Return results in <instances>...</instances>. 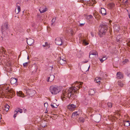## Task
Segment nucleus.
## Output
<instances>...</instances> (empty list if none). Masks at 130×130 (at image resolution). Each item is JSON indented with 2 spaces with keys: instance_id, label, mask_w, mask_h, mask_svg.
<instances>
[{
  "instance_id": "b1692460",
  "label": "nucleus",
  "mask_w": 130,
  "mask_h": 130,
  "mask_svg": "<svg viewBox=\"0 0 130 130\" xmlns=\"http://www.w3.org/2000/svg\"><path fill=\"white\" fill-rule=\"evenodd\" d=\"M83 52L80 50L77 53V56L79 57H80L83 56Z\"/></svg>"
},
{
  "instance_id": "f257e3e1",
  "label": "nucleus",
  "mask_w": 130,
  "mask_h": 130,
  "mask_svg": "<svg viewBox=\"0 0 130 130\" xmlns=\"http://www.w3.org/2000/svg\"><path fill=\"white\" fill-rule=\"evenodd\" d=\"M74 86L72 87L68 90H64L62 91L61 98L62 100L64 101L68 98L70 99H74L75 96L77 93V91L82 87L83 83L76 82Z\"/></svg>"
},
{
  "instance_id": "dca6fc26",
  "label": "nucleus",
  "mask_w": 130,
  "mask_h": 130,
  "mask_svg": "<svg viewBox=\"0 0 130 130\" xmlns=\"http://www.w3.org/2000/svg\"><path fill=\"white\" fill-rule=\"evenodd\" d=\"M18 79L14 78H12L10 80V82L11 84H15L17 82Z\"/></svg>"
},
{
  "instance_id": "f8f14e48",
  "label": "nucleus",
  "mask_w": 130,
  "mask_h": 130,
  "mask_svg": "<svg viewBox=\"0 0 130 130\" xmlns=\"http://www.w3.org/2000/svg\"><path fill=\"white\" fill-rule=\"evenodd\" d=\"M27 44L30 45H32L34 43V40L31 38H29L27 40Z\"/></svg>"
},
{
  "instance_id": "6ab92c4d",
  "label": "nucleus",
  "mask_w": 130,
  "mask_h": 130,
  "mask_svg": "<svg viewBox=\"0 0 130 130\" xmlns=\"http://www.w3.org/2000/svg\"><path fill=\"white\" fill-rule=\"evenodd\" d=\"M54 76L53 75H51L48 78L47 81L48 82H51L54 79Z\"/></svg>"
},
{
  "instance_id": "c85d7f7f",
  "label": "nucleus",
  "mask_w": 130,
  "mask_h": 130,
  "mask_svg": "<svg viewBox=\"0 0 130 130\" xmlns=\"http://www.w3.org/2000/svg\"><path fill=\"white\" fill-rule=\"evenodd\" d=\"M108 5L110 9H112L114 7L115 5L113 3H112L109 4Z\"/></svg>"
},
{
  "instance_id": "a19ab883",
  "label": "nucleus",
  "mask_w": 130,
  "mask_h": 130,
  "mask_svg": "<svg viewBox=\"0 0 130 130\" xmlns=\"http://www.w3.org/2000/svg\"><path fill=\"white\" fill-rule=\"evenodd\" d=\"M85 24V23H80L79 25V26L80 27H82Z\"/></svg>"
},
{
  "instance_id": "1a4fd4ad",
  "label": "nucleus",
  "mask_w": 130,
  "mask_h": 130,
  "mask_svg": "<svg viewBox=\"0 0 130 130\" xmlns=\"http://www.w3.org/2000/svg\"><path fill=\"white\" fill-rule=\"evenodd\" d=\"M55 43L57 45H61L62 44V42L61 38L58 37L55 39Z\"/></svg>"
},
{
  "instance_id": "79ce46f5",
  "label": "nucleus",
  "mask_w": 130,
  "mask_h": 130,
  "mask_svg": "<svg viewBox=\"0 0 130 130\" xmlns=\"http://www.w3.org/2000/svg\"><path fill=\"white\" fill-rule=\"evenodd\" d=\"M41 125L42 127H45L46 125H44L43 124V123L42 122V124H41Z\"/></svg>"
},
{
  "instance_id": "5fc2aeb1",
  "label": "nucleus",
  "mask_w": 130,
  "mask_h": 130,
  "mask_svg": "<svg viewBox=\"0 0 130 130\" xmlns=\"http://www.w3.org/2000/svg\"><path fill=\"white\" fill-rule=\"evenodd\" d=\"M42 46L43 47H45L46 46V45H45V44L43 45Z\"/></svg>"
},
{
  "instance_id": "393cba45",
  "label": "nucleus",
  "mask_w": 130,
  "mask_h": 130,
  "mask_svg": "<svg viewBox=\"0 0 130 130\" xmlns=\"http://www.w3.org/2000/svg\"><path fill=\"white\" fill-rule=\"evenodd\" d=\"M102 78H95V81L96 83H98L99 84H100V80H101Z\"/></svg>"
},
{
  "instance_id": "7c9ffc66",
  "label": "nucleus",
  "mask_w": 130,
  "mask_h": 130,
  "mask_svg": "<svg viewBox=\"0 0 130 130\" xmlns=\"http://www.w3.org/2000/svg\"><path fill=\"white\" fill-rule=\"evenodd\" d=\"M51 105L53 108H57V106L56 104L54 103H52Z\"/></svg>"
},
{
  "instance_id": "49530a36",
  "label": "nucleus",
  "mask_w": 130,
  "mask_h": 130,
  "mask_svg": "<svg viewBox=\"0 0 130 130\" xmlns=\"http://www.w3.org/2000/svg\"><path fill=\"white\" fill-rule=\"evenodd\" d=\"M127 44L128 46L130 47V41L128 42L127 43Z\"/></svg>"
},
{
  "instance_id": "39448f33",
  "label": "nucleus",
  "mask_w": 130,
  "mask_h": 130,
  "mask_svg": "<svg viewBox=\"0 0 130 130\" xmlns=\"http://www.w3.org/2000/svg\"><path fill=\"white\" fill-rule=\"evenodd\" d=\"M50 90L53 94H56L61 91L60 88L57 86H52L50 87Z\"/></svg>"
},
{
  "instance_id": "473e14b6",
  "label": "nucleus",
  "mask_w": 130,
  "mask_h": 130,
  "mask_svg": "<svg viewBox=\"0 0 130 130\" xmlns=\"http://www.w3.org/2000/svg\"><path fill=\"white\" fill-rule=\"evenodd\" d=\"M118 83L119 85L120 86L122 87L123 85V83L121 81H119L118 82Z\"/></svg>"
},
{
  "instance_id": "ea45409f",
  "label": "nucleus",
  "mask_w": 130,
  "mask_h": 130,
  "mask_svg": "<svg viewBox=\"0 0 130 130\" xmlns=\"http://www.w3.org/2000/svg\"><path fill=\"white\" fill-rule=\"evenodd\" d=\"M44 107H45L47 108V107L48 106V104L47 103L45 102V103H44Z\"/></svg>"
},
{
  "instance_id": "412c9836",
  "label": "nucleus",
  "mask_w": 130,
  "mask_h": 130,
  "mask_svg": "<svg viewBox=\"0 0 130 130\" xmlns=\"http://www.w3.org/2000/svg\"><path fill=\"white\" fill-rule=\"evenodd\" d=\"M17 95L19 96L22 97H24V94L21 91H20L19 92H17Z\"/></svg>"
},
{
  "instance_id": "864d4df0",
  "label": "nucleus",
  "mask_w": 130,
  "mask_h": 130,
  "mask_svg": "<svg viewBox=\"0 0 130 130\" xmlns=\"http://www.w3.org/2000/svg\"><path fill=\"white\" fill-rule=\"evenodd\" d=\"M116 39H117V42H118L120 40L119 39H118V38H117Z\"/></svg>"
},
{
  "instance_id": "c03bdc74",
  "label": "nucleus",
  "mask_w": 130,
  "mask_h": 130,
  "mask_svg": "<svg viewBox=\"0 0 130 130\" xmlns=\"http://www.w3.org/2000/svg\"><path fill=\"white\" fill-rule=\"evenodd\" d=\"M87 17L89 19L93 17L92 15H88Z\"/></svg>"
},
{
  "instance_id": "20e7f679",
  "label": "nucleus",
  "mask_w": 130,
  "mask_h": 130,
  "mask_svg": "<svg viewBox=\"0 0 130 130\" xmlns=\"http://www.w3.org/2000/svg\"><path fill=\"white\" fill-rule=\"evenodd\" d=\"M99 29V35L100 37H102L105 35L108 29V27L105 23H103L100 25Z\"/></svg>"
},
{
  "instance_id": "7ed1b4c3",
  "label": "nucleus",
  "mask_w": 130,
  "mask_h": 130,
  "mask_svg": "<svg viewBox=\"0 0 130 130\" xmlns=\"http://www.w3.org/2000/svg\"><path fill=\"white\" fill-rule=\"evenodd\" d=\"M15 91L12 89H9V85L7 84L2 85L0 88V96L3 98L4 97H6L7 96L8 98H11L15 95Z\"/></svg>"
},
{
  "instance_id": "8fccbe9b",
  "label": "nucleus",
  "mask_w": 130,
  "mask_h": 130,
  "mask_svg": "<svg viewBox=\"0 0 130 130\" xmlns=\"http://www.w3.org/2000/svg\"><path fill=\"white\" fill-rule=\"evenodd\" d=\"M17 116V115H15V114H14V115H13V117L14 118H15Z\"/></svg>"
},
{
  "instance_id": "2eb2a0df",
  "label": "nucleus",
  "mask_w": 130,
  "mask_h": 130,
  "mask_svg": "<svg viewBox=\"0 0 130 130\" xmlns=\"http://www.w3.org/2000/svg\"><path fill=\"white\" fill-rule=\"evenodd\" d=\"M123 123L124 126H128L130 125V121L128 120H124Z\"/></svg>"
},
{
  "instance_id": "3c124183",
  "label": "nucleus",
  "mask_w": 130,
  "mask_h": 130,
  "mask_svg": "<svg viewBox=\"0 0 130 130\" xmlns=\"http://www.w3.org/2000/svg\"><path fill=\"white\" fill-rule=\"evenodd\" d=\"M126 28L124 27V31H126Z\"/></svg>"
},
{
  "instance_id": "5701e85b",
  "label": "nucleus",
  "mask_w": 130,
  "mask_h": 130,
  "mask_svg": "<svg viewBox=\"0 0 130 130\" xmlns=\"http://www.w3.org/2000/svg\"><path fill=\"white\" fill-rule=\"evenodd\" d=\"M120 26L119 25H115L114 27L115 30L116 32H118L120 30Z\"/></svg>"
},
{
  "instance_id": "a878e982",
  "label": "nucleus",
  "mask_w": 130,
  "mask_h": 130,
  "mask_svg": "<svg viewBox=\"0 0 130 130\" xmlns=\"http://www.w3.org/2000/svg\"><path fill=\"white\" fill-rule=\"evenodd\" d=\"M107 58L106 56L103 57L102 58H99L100 61L101 63L103 62L104 60H105L107 59Z\"/></svg>"
},
{
  "instance_id": "2f4dec72",
  "label": "nucleus",
  "mask_w": 130,
  "mask_h": 130,
  "mask_svg": "<svg viewBox=\"0 0 130 130\" xmlns=\"http://www.w3.org/2000/svg\"><path fill=\"white\" fill-rule=\"evenodd\" d=\"M15 110L18 112H19L20 113H22L23 112L22 109L20 108H19L17 109H16Z\"/></svg>"
},
{
  "instance_id": "e433bc0d",
  "label": "nucleus",
  "mask_w": 130,
  "mask_h": 130,
  "mask_svg": "<svg viewBox=\"0 0 130 130\" xmlns=\"http://www.w3.org/2000/svg\"><path fill=\"white\" fill-rule=\"evenodd\" d=\"M89 1V2H88V3H89L90 4V3H91V1H92V3H91V4H95V0H93V1H92V0H88ZM85 1H88V0H85Z\"/></svg>"
},
{
  "instance_id": "9d476101",
  "label": "nucleus",
  "mask_w": 130,
  "mask_h": 130,
  "mask_svg": "<svg viewBox=\"0 0 130 130\" xmlns=\"http://www.w3.org/2000/svg\"><path fill=\"white\" fill-rule=\"evenodd\" d=\"M80 113V112L79 111L73 112L72 114V117L76 118L78 117Z\"/></svg>"
},
{
  "instance_id": "c756f323",
  "label": "nucleus",
  "mask_w": 130,
  "mask_h": 130,
  "mask_svg": "<svg viewBox=\"0 0 130 130\" xmlns=\"http://www.w3.org/2000/svg\"><path fill=\"white\" fill-rule=\"evenodd\" d=\"M5 107L4 110H5L6 111H8L10 107L8 105H5Z\"/></svg>"
},
{
  "instance_id": "bb28decb",
  "label": "nucleus",
  "mask_w": 130,
  "mask_h": 130,
  "mask_svg": "<svg viewBox=\"0 0 130 130\" xmlns=\"http://www.w3.org/2000/svg\"><path fill=\"white\" fill-rule=\"evenodd\" d=\"M89 93L91 95H93L94 94L95 92L93 89H90L89 90Z\"/></svg>"
},
{
  "instance_id": "72a5a7b5",
  "label": "nucleus",
  "mask_w": 130,
  "mask_h": 130,
  "mask_svg": "<svg viewBox=\"0 0 130 130\" xmlns=\"http://www.w3.org/2000/svg\"><path fill=\"white\" fill-rule=\"evenodd\" d=\"M129 0H124L123 1V2L125 5H128L129 4Z\"/></svg>"
},
{
  "instance_id": "f03ea898",
  "label": "nucleus",
  "mask_w": 130,
  "mask_h": 130,
  "mask_svg": "<svg viewBox=\"0 0 130 130\" xmlns=\"http://www.w3.org/2000/svg\"><path fill=\"white\" fill-rule=\"evenodd\" d=\"M74 86L72 87L68 90H64L62 91L61 98L62 100L64 101L68 98L70 99H74L75 96L77 93V91L82 87L83 83L76 82Z\"/></svg>"
},
{
  "instance_id": "a211bd4d",
  "label": "nucleus",
  "mask_w": 130,
  "mask_h": 130,
  "mask_svg": "<svg viewBox=\"0 0 130 130\" xmlns=\"http://www.w3.org/2000/svg\"><path fill=\"white\" fill-rule=\"evenodd\" d=\"M101 13L102 15L104 16L106 14V11L104 8H101Z\"/></svg>"
},
{
  "instance_id": "de8ad7c7",
  "label": "nucleus",
  "mask_w": 130,
  "mask_h": 130,
  "mask_svg": "<svg viewBox=\"0 0 130 130\" xmlns=\"http://www.w3.org/2000/svg\"><path fill=\"white\" fill-rule=\"evenodd\" d=\"M128 60L127 59H125L124 60V62H128Z\"/></svg>"
},
{
  "instance_id": "603ef678",
  "label": "nucleus",
  "mask_w": 130,
  "mask_h": 130,
  "mask_svg": "<svg viewBox=\"0 0 130 130\" xmlns=\"http://www.w3.org/2000/svg\"><path fill=\"white\" fill-rule=\"evenodd\" d=\"M71 34L72 35L73 34V31H71Z\"/></svg>"
},
{
  "instance_id": "ddd939ff",
  "label": "nucleus",
  "mask_w": 130,
  "mask_h": 130,
  "mask_svg": "<svg viewBox=\"0 0 130 130\" xmlns=\"http://www.w3.org/2000/svg\"><path fill=\"white\" fill-rule=\"evenodd\" d=\"M86 118L85 117H79L78 118V121L80 123H83L85 121Z\"/></svg>"
},
{
  "instance_id": "4d7b16f0",
  "label": "nucleus",
  "mask_w": 130,
  "mask_h": 130,
  "mask_svg": "<svg viewBox=\"0 0 130 130\" xmlns=\"http://www.w3.org/2000/svg\"><path fill=\"white\" fill-rule=\"evenodd\" d=\"M1 115L0 114V120H1Z\"/></svg>"
},
{
  "instance_id": "423d86ee",
  "label": "nucleus",
  "mask_w": 130,
  "mask_h": 130,
  "mask_svg": "<svg viewBox=\"0 0 130 130\" xmlns=\"http://www.w3.org/2000/svg\"><path fill=\"white\" fill-rule=\"evenodd\" d=\"M8 25L7 23H5L3 24L1 26V31L4 32L8 28Z\"/></svg>"
},
{
  "instance_id": "aec40b11",
  "label": "nucleus",
  "mask_w": 130,
  "mask_h": 130,
  "mask_svg": "<svg viewBox=\"0 0 130 130\" xmlns=\"http://www.w3.org/2000/svg\"><path fill=\"white\" fill-rule=\"evenodd\" d=\"M98 55V52L96 51H92L90 52L89 54V57L90 58V55Z\"/></svg>"
},
{
  "instance_id": "c9c22d12",
  "label": "nucleus",
  "mask_w": 130,
  "mask_h": 130,
  "mask_svg": "<svg viewBox=\"0 0 130 130\" xmlns=\"http://www.w3.org/2000/svg\"><path fill=\"white\" fill-rule=\"evenodd\" d=\"M93 16L95 17V19H98L97 18V16L98 15V13L96 12H95L93 13Z\"/></svg>"
},
{
  "instance_id": "bf43d9fd",
  "label": "nucleus",
  "mask_w": 130,
  "mask_h": 130,
  "mask_svg": "<svg viewBox=\"0 0 130 130\" xmlns=\"http://www.w3.org/2000/svg\"><path fill=\"white\" fill-rule=\"evenodd\" d=\"M99 17V16H97V18H98V17Z\"/></svg>"
},
{
  "instance_id": "09e8293b",
  "label": "nucleus",
  "mask_w": 130,
  "mask_h": 130,
  "mask_svg": "<svg viewBox=\"0 0 130 130\" xmlns=\"http://www.w3.org/2000/svg\"><path fill=\"white\" fill-rule=\"evenodd\" d=\"M91 35H92V37H93L94 36L92 32H91Z\"/></svg>"
},
{
  "instance_id": "4468645a",
  "label": "nucleus",
  "mask_w": 130,
  "mask_h": 130,
  "mask_svg": "<svg viewBox=\"0 0 130 130\" xmlns=\"http://www.w3.org/2000/svg\"><path fill=\"white\" fill-rule=\"evenodd\" d=\"M60 59L59 61V62L60 64L62 65L65 64L66 62V59L64 58V59H61L60 57Z\"/></svg>"
},
{
  "instance_id": "6e6d98bb",
  "label": "nucleus",
  "mask_w": 130,
  "mask_h": 130,
  "mask_svg": "<svg viewBox=\"0 0 130 130\" xmlns=\"http://www.w3.org/2000/svg\"><path fill=\"white\" fill-rule=\"evenodd\" d=\"M26 109H25V110H24V112H25L26 111Z\"/></svg>"
},
{
  "instance_id": "0eeeda50",
  "label": "nucleus",
  "mask_w": 130,
  "mask_h": 130,
  "mask_svg": "<svg viewBox=\"0 0 130 130\" xmlns=\"http://www.w3.org/2000/svg\"><path fill=\"white\" fill-rule=\"evenodd\" d=\"M20 4L17 3L16 5V8L15 9V12L16 14H18L21 11Z\"/></svg>"
},
{
  "instance_id": "052dcab7",
  "label": "nucleus",
  "mask_w": 130,
  "mask_h": 130,
  "mask_svg": "<svg viewBox=\"0 0 130 130\" xmlns=\"http://www.w3.org/2000/svg\"><path fill=\"white\" fill-rule=\"evenodd\" d=\"M87 61H86V62H85V63H86L87 62Z\"/></svg>"
},
{
  "instance_id": "4c0bfd02",
  "label": "nucleus",
  "mask_w": 130,
  "mask_h": 130,
  "mask_svg": "<svg viewBox=\"0 0 130 130\" xmlns=\"http://www.w3.org/2000/svg\"><path fill=\"white\" fill-rule=\"evenodd\" d=\"M107 105L108 107L110 108H111L112 106V104L110 102L108 103Z\"/></svg>"
},
{
  "instance_id": "cd10ccee",
  "label": "nucleus",
  "mask_w": 130,
  "mask_h": 130,
  "mask_svg": "<svg viewBox=\"0 0 130 130\" xmlns=\"http://www.w3.org/2000/svg\"><path fill=\"white\" fill-rule=\"evenodd\" d=\"M39 10L41 13H43L46 11V9L45 8H40Z\"/></svg>"
},
{
  "instance_id": "4be33fe9",
  "label": "nucleus",
  "mask_w": 130,
  "mask_h": 130,
  "mask_svg": "<svg viewBox=\"0 0 130 130\" xmlns=\"http://www.w3.org/2000/svg\"><path fill=\"white\" fill-rule=\"evenodd\" d=\"M80 40H81V41H83V44H84L85 45H87L88 44V43L86 41V40L85 39H83L82 37L80 38L79 39Z\"/></svg>"
},
{
  "instance_id": "680f3d73",
  "label": "nucleus",
  "mask_w": 130,
  "mask_h": 130,
  "mask_svg": "<svg viewBox=\"0 0 130 130\" xmlns=\"http://www.w3.org/2000/svg\"><path fill=\"white\" fill-rule=\"evenodd\" d=\"M129 18H130V17H129Z\"/></svg>"
},
{
  "instance_id": "58836bf2",
  "label": "nucleus",
  "mask_w": 130,
  "mask_h": 130,
  "mask_svg": "<svg viewBox=\"0 0 130 130\" xmlns=\"http://www.w3.org/2000/svg\"><path fill=\"white\" fill-rule=\"evenodd\" d=\"M29 62H26L23 63V65L24 67H26L27 66Z\"/></svg>"
},
{
  "instance_id": "a18cd8bd",
  "label": "nucleus",
  "mask_w": 130,
  "mask_h": 130,
  "mask_svg": "<svg viewBox=\"0 0 130 130\" xmlns=\"http://www.w3.org/2000/svg\"><path fill=\"white\" fill-rule=\"evenodd\" d=\"M18 112L16 110H15L14 112V113L15 114V115L17 116V114L18 113Z\"/></svg>"
},
{
  "instance_id": "9b49d317",
  "label": "nucleus",
  "mask_w": 130,
  "mask_h": 130,
  "mask_svg": "<svg viewBox=\"0 0 130 130\" xmlns=\"http://www.w3.org/2000/svg\"><path fill=\"white\" fill-rule=\"evenodd\" d=\"M35 91L32 89H28L26 90V93L27 94L30 95H32L34 94H35Z\"/></svg>"
},
{
  "instance_id": "f3484780",
  "label": "nucleus",
  "mask_w": 130,
  "mask_h": 130,
  "mask_svg": "<svg viewBox=\"0 0 130 130\" xmlns=\"http://www.w3.org/2000/svg\"><path fill=\"white\" fill-rule=\"evenodd\" d=\"M117 78L118 79L122 78L123 77V75L120 72H118L117 74Z\"/></svg>"
},
{
  "instance_id": "6e6552de",
  "label": "nucleus",
  "mask_w": 130,
  "mask_h": 130,
  "mask_svg": "<svg viewBox=\"0 0 130 130\" xmlns=\"http://www.w3.org/2000/svg\"><path fill=\"white\" fill-rule=\"evenodd\" d=\"M76 107V105L73 104H70L68 106V109L70 111L74 110Z\"/></svg>"
},
{
  "instance_id": "13d9d810",
  "label": "nucleus",
  "mask_w": 130,
  "mask_h": 130,
  "mask_svg": "<svg viewBox=\"0 0 130 130\" xmlns=\"http://www.w3.org/2000/svg\"><path fill=\"white\" fill-rule=\"evenodd\" d=\"M100 118H99V120H100Z\"/></svg>"
},
{
  "instance_id": "37998d69",
  "label": "nucleus",
  "mask_w": 130,
  "mask_h": 130,
  "mask_svg": "<svg viewBox=\"0 0 130 130\" xmlns=\"http://www.w3.org/2000/svg\"><path fill=\"white\" fill-rule=\"evenodd\" d=\"M45 45H46V46H47L48 48H49L50 47V46L48 45V43L47 42H46L45 43Z\"/></svg>"
},
{
  "instance_id": "f704fd0d",
  "label": "nucleus",
  "mask_w": 130,
  "mask_h": 130,
  "mask_svg": "<svg viewBox=\"0 0 130 130\" xmlns=\"http://www.w3.org/2000/svg\"><path fill=\"white\" fill-rule=\"evenodd\" d=\"M0 51L1 52H2L3 53V52L4 54H5L6 51L4 48L2 47Z\"/></svg>"
}]
</instances>
